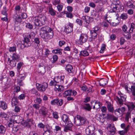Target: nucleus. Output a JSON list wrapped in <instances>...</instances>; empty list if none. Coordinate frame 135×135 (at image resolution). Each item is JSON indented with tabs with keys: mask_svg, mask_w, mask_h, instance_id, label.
<instances>
[{
	"mask_svg": "<svg viewBox=\"0 0 135 135\" xmlns=\"http://www.w3.org/2000/svg\"><path fill=\"white\" fill-rule=\"evenodd\" d=\"M40 32L41 37L46 41L52 38L53 36L52 29L47 26L42 27Z\"/></svg>",
	"mask_w": 135,
	"mask_h": 135,
	"instance_id": "f257e3e1",
	"label": "nucleus"
},
{
	"mask_svg": "<svg viewBox=\"0 0 135 135\" xmlns=\"http://www.w3.org/2000/svg\"><path fill=\"white\" fill-rule=\"evenodd\" d=\"M33 20L36 26L41 27L45 24L46 18L43 15H39L34 17Z\"/></svg>",
	"mask_w": 135,
	"mask_h": 135,
	"instance_id": "f03ea898",
	"label": "nucleus"
},
{
	"mask_svg": "<svg viewBox=\"0 0 135 135\" xmlns=\"http://www.w3.org/2000/svg\"><path fill=\"white\" fill-rule=\"evenodd\" d=\"M65 78V76L61 75L60 76H58L55 78V79L53 80H51L49 83L50 86L58 85L59 84H61L64 83V79Z\"/></svg>",
	"mask_w": 135,
	"mask_h": 135,
	"instance_id": "7ed1b4c3",
	"label": "nucleus"
},
{
	"mask_svg": "<svg viewBox=\"0 0 135 135\" xmlns=\"http://www.w3.org/2000/svg\"><path fill=\"white\" fill-rule=\"evenodd\" d=\"M86 123V119L85 118L80 115H77L74 122L75 124L77 126H82Z\"/></svg>",
	"mask_w": 135,
	"mask_h": 135,
	"instance_id": "20e7f679",
	"label": "nucleus"
},
{
	"mask_svg": "<svg viewBox=\"0 0 135 135\" xmlns=\"http://www.w3.org/2000/svg\"><path fill=\"white\" fill-rule=\"evenodd\" d=\"M36 86L37 89L38 91L44 92L47 88L48 84L47 83H44L42 84L36 83Z\"/></svg>",
	"mask_w": 135,
	"mask_h": 135,
	"instance_id": "39448f33",
	"label": "nucleus"
},
{
	"mask_svg": "<svg viewBox=\"0 0 135 135\" xmlns=\"http://www.w3.org/2000/svg\"><path fill=\"white\" fill-rule=\"evenodd\" d=\"M121 4V3L119 0H113V1H112V3L111 5V9L109 10V12L110 13L114 12L116 11L115 8Z\"/></svg>",
	"mask_w": 135,
	"mask_h": 135,
	"instance_id": "423d86ee",
	"label": "nucleus"
},
{
	"mask_svg": "<svg viewBox=\"0 0 135 135\" xmlns=\"http://www.w3.org/2000/svg\"><path fill=\"white\" fill-rule=\"evenodd\" d=\"M76 94V91L75 90L71 89L66 90L63 93V96L65 98L70 96L71 95L72 96L75 97Z\"/></svg>",
	"mask_w": 135,
	"mask_h": 135,
	"instance_id": "0eeeda50",
	"label": "nucleus"
},
{
	"mask_svg": "<svg viewBox=\"0 0 135 135\" xmlns=\"http://www.w3.org/2000/svg\"><path fill=\"white\" fill-rule=\"evenodd\" d=\"M107 129L108 131V133L109 135H113L116 131V129L114 124H108Z\"/></svg>",
	"mask_w": 135,
	"mask_h": 135,
	"instance_id": "6e6552de",
	"label": "nucleus"
},
{
	"mask_svg": "<svg viewBox=\"0 0 135 135\" xmlns=\"http://www.w3.org/2000/svg\"><path fill=\"white\" fill-rule=\"evenodd\" d=\"M118 94L120 98L118 96H116V99L120 104H123V102H125L126 100V96L122 94L120 91H118Z\"/></svg>",
	"mask_w": 135,
	"mask_h": 135,
	"instance_id": "1a4fd4ad",
	"label": "nucleus"
},
{
	"mask_svg": "<svg viewBox=\"0 0 135 135\" xmlns=\"http://www.w3.org/2000/svg\"><path fill=\"white\" fill-rule=\"evenodd\" d=\"M24 37L23 40L24 44L22 45L21 44L20 47L21 49H22L24 47H28L31 46V42L28 38L26 37Z\"/></svg>",
	"mask_w": 135,
	"mask_h": 135,
	"instance_id": "9d476101",
	"label": "nucleus"
},
{
	"mask_svg": "<svg viewBox=\"0 0 135 135\" xmlns=\"http://www.w3.org/2000/svg\"><path fill=\"white\" fill-rule=\"evenodd\" d=\"M88 38V36L86 34L81 33L78 40L79 44L82 45L83 43L86 42Z\"/></svg>",
	"mask_w": 135,
	"mask_h": 135,
	"instance_id": "9b49d317",
	"label": "nucleus"
},
{
	"mask_svg": "<svg viewBox=\"0 0 135 135\" xmlns=\"http://www.w3.org/2000/svg\"><path fill=\"white\" fill-rule=\"evenodd\" d=\"M95 129V128L93 125L90 126L86 129V133L87 135L92 134L94 132Z\"/></svg>",
	"mask_w": 135,
	"mask_h": 135,
	"instance_id": "f8f14e48",
	"label": "nucleus"
},
{
	"mask_svg": "<svg viewBox=\"0 0 135 135\" xmlns=\"http://www.w3.org/2000/svg\"><path fill=\"white\" fill-rule=\"evenodd\" d=\"M125 110L124 107L119 108L115 109L114 111L115 114L118 116H121Z\"/></svg>",
	"mask_w": 135,
	"mask_h": 135,
	"instance_id": "ddd939ff",
	"label": "nucleus"
},
{
	"mask_svg": "<svg viewBox=\"0 0 135 135\" xmlns=\"http://www.w3.org/2000/svg\"><path fill=\"white\" fill-rule=\"evenodd\" d=\"M66 125L64 129V131L65 132H68L69 131H72V127L73 126V124L71 122H69L68 123L65 124Z\"/></svg>",
	"mask_w": 135,
	"mask_h": 135,
	"instance_id": "4468645a",
	"label": "nucleus"
},
{
	"mask_svg": "<svg viewBox=\"0 0 135 135\" xmlns=\"http://www.w3.org/2000/svg\"><path fill=\"white\" fill-rule=\"evenodd\" d=\"M73 24L69 23L68 25L66 26L65 27V31L66 33H68L73 30Z\"/></svg>",
	"mask_w": 135,
	"mask_h": 135,
	"instance_id": "2eb2a0df",
	"label": "nucleus"
},
{
	"mask_svg": "<svg viewBox=\"0 0 135 135\" xmlns=\"http://www.w3.org/2000/svg\"><path fill=\"white\" fill-rule=\"evenodd\" d=\"M39 113L42 115L46 116L47 114L48 110L45 107H42L40 109Z\"/></svg>",
	"mask_w": 135,
	"mask_h": 135,
	"instance_id": "dca6fc26",
	"label": "nucleus"
},
{
	"mask_svg": "<svg viewBox=\"0 0 135 135\" xmlns=\"http://www.w3.org/2000/svg\"><path fill=\"white\" fill-rule=\"evenodd\" d=\"M106 103L108 110L110 112L113 113L114 110L113 105L110 102L108 101L106 102Z\"/></svg>",
	"mask_w": 135,
	"mask_h": 135,
	"instance_id": "f3484780",
	"label": "nucleus"
},
{
	"mask_svg": "<svg viewBox=\"0 0 135 135\" xmlns=\"http://www.w3.org/2000/svg\"><path fill=\"white\" fill-rule=\"evenodd\" d=\"M15 93L14 95L13 96L12 100L11 101V104L12 106H14L18 103V99L17 97L15 95Z\"/></svg>",
	"mask_w": 135,
	"mask_h": 135,
	"instance_id": "a211bd4d",
	"label": "nucleus"
},
{
	"mask_svg": "<svg viewBox=\"0 0 135 135\" xmlns=\"http://www.w3.org/2000/svg\"><path fill=\"white\" fill-rule=\"evenodd\" d=\"M61 119L62 120L65 124L68 123V122H71L68 116L66 114H63L61 117Z\"/></svg>",
	"mask_w": 135,
	"mask_h": 135,
	"instance_id": "6ab92c4d",
	"label": "nucleus"
},
{
	"mask_svg": "<svg viewBox=\"0 0 135 135\" xmlns=\"http://www.w3.org/2000/svg\"><path fill=\"white\" fill-rule=\"evenodd\" d=\"M55 86V90L58 92H60L63 91L64 90V88L63 86L60 85L59 84L53 85Z\"/></svg>",
	"mask_w": 135,
	"mask_h": 135,
	"instance_id": "aec40b11",
	"label": "nucleus"
},
{
	"mask_svg": "<svg viewBox=\"0 0 135 135\" xmlns=\"http://www.w3.org/2000/svg\"><path fill=\"white\" fill-rule=\"evenodd\" d=\"M129 89L130 90H127V92L129 93H131L132 94L133 96H135V83L133 85L131 86V88Z\"/></svg>",
	"mask_w": 135,
	"mask_h": 135,
	"instance_id": "412c9836",
	"label": "nucleus"
},
{
	"mask_svg": "<svg viewBox=\"0 0 135 135\" xmlns=\"http://www.w3.org/2000/svg\"><path fill=\"white\" fill-rule=\"evenodd\" d=\"M107 82V80L103 78L101 79L99 81V83L100 86H104L106 85Z\"/></svg>",
	"mask_w": 135,
	"mask_h": 135,
	"instance_id": "4be33fe9",
	"label": "nucleus"
},
{
	"mask_svg": "<svg viewBox=\"0 0 135 135\" xmlns=\"http://www.w3.org/2000/svg\"><path fill=\"white\" fill-rule=\"evenodd\" d=\"M65 70L69 73H73V67L70 65H67L66 66Z\"/></svg>",
	"mask_w": 135,
	"mask_h": 135,
	"instance_id": "5701e85b",
	"label": "nucleus"
},
{
	"mask_svg": "<svg viewBox=\"0 0 135 135\" xmlns=\"http://www.w3.org/2000/svg\"><path fill=\"white\" fill-rule=\"evenodd\" d=\"M116 11L114 12L116 13L117 12H120L122 11L124 9V7L121 4L120 5H118V6L115 8Z\"/></svg>",
	"mask_w": 135,
	"mask_h": 135,
	"instance_id": "b1692460",
	"label": "nucleus"
},
{
	"mask_svg": "<svg viewBox=\"0 0 135 135\" xmlns=\"http://www.w3.org/2000/svg\"><path fill=\"white\" fill-rule=\"evenodd\" d=\"M35 34L33 32L31 33L30 34L28 33H26L23 34V36L24 37H26L28 38H30L31 39H33L34 37Z\"/></svg>",
	"mask_w": 135,
	"mask_h": 135,
	"instance_id": "393cba45",
	"label": "nucleus"
},
{
	"mask_svg": "<svg viewBox=\"0 0 135 135\" xmlns=\"http://www.w3.org/2000/svg\"><path fill=\"white\" fill-rule=\"evenodd\" d=\"M0 108L3 110H5L7 108V104L4 102L1 101L0 102Z\"/></svg>",
	"mask_w": 135,
	"mask_h": 135,
	"instance_id": "a878e982",
	"label": "nucleus"
},
{
	"mask_svg": "<svg viewBox=\"0 0 135 135\" xmlns=\"http://www.w3.org/2000/svg\"><path fill=\"white\" fill-rule=\"evenodd\" d=\"M34 41H33V42L36 43L37 45V46L35 47H34V48L36 49H37L39 48V47L40 45V41L39 40V39L38 38L36 37L34 39Z\"/></svg>",
	"mask_w": 135,
	"mask_h": 135,
	"instance_id": "bb28decb",
	"label": "nucleus"
},
{
	"mask_svg": "<svg viewBox=\"0 0 135 135\" xmlns=\"http://www.w3.org/2000/svg\"><path fill=\"white\" fill-rule=\"evenodd\" d=\"M62 49L57 48L52 50V52L55 54H59V55H61L62 54Z\"/></svg>",
	"mask_w": 135,
	"mask_h": 135,
	"instance_id": "cd10ccee",
	"label": "nucleus"
},
{
	"mask_svg": "<svg viewBox=\"0 0 135 135\" xmlns=\"http://www.w3.org/2000/svg\"><path fill=\"white\" fill-rule=\"evenodd\" d=\"M49 12L50 15L52 16H54L56 15V11L54 10L51 6H49Z\"/></svg>",
	"mask_w": 135,
	"mask_h": 135,
	"instance_id": "c85d7f7f",
	"label": "nucleus"
},
{
	"mask_svg": "<svg viewBox=\"0 0 135 135\" xmlns=\"http://www.w3.org/2000/svg\"><path fill=\"white\" fill-rule=\"evenodd\" d=\"M12 58L13 60L17 61L19 59L20 56L17 54L14 53L12 56Z\"/></svg>",
	"mask_w": 135,
	"mask_h": 135,
	"instance_id": "c756f323",
	"label": "nucleus"
},
{
	"mask_svg": "<svg viewBox=\"0 0 135 135\" xmlns=\"http://www.w3.org/2000/svg\"><path fill=\"white\" fill-rule=\"evenodd\" d=\"M83 108L85 109L90 111L91 109V108L89 104H85L83 105Z\"/></svg>",
	"mask_w": 135,
	"mask_h": 135,
	"instance_id": "7c9ffc66",
	"label": "nucleus"
},
{
	"mask_svg": "<svg viewBox=\"0 0 135 135\" xmlns=\"http://www.w3.org/2000/svg\"><path fill=\"white\" fill-rule=\"evenodd\" d=\"M95 105L96 107V109H98L100 108L101 106L102 105V104L99 101L97 100L95 102Z\"/></svg>",
	"mask_w": 135,
	"mask_h": 135,
	"instance_id": "2f4dec72",
	"label": "nucleus"
},
{
	"mask_svg": "<svg viewBox=\"0 0 135 135\" xmlns=\"http://www.w3.org/2000/svg\"><path fill=\"white\" fill-rule=\"evenodd\" d=\"M88 52L86 50H83L81 51L80 55L83 56H88L89 55Z\"/></svg>",
	"mask_w": 135,
	"mask_h": 135,
	"instance_id": "473e14b6",
	"label": "nucleus"
},
{
	"mask_svg": "<svg viewBox=\"0 0 135 135\" xmlns=\"http://www.w3.org/2000/svg\"><path fill=\"white\" fill-rule=\"evenodd\" d=\"M90 34L92 38L94 39L97 37L98 33L93 31V30H91L90 31Z\"/></svg>",
	"mask_w": 135,
	"mask_h": 135,
	"instance_id": "72a5a7b5",
	"label": "nucleus"
},
{
	"mask_svg": "<svg viewBox=\"0 0 135 135\" xmlns=\"http://www.w3.org/2000/svg\"><path fill=\"white\" fill-rule=\"evenodd\" d=\"M6 128L3 125H0V133L4 134L6 132Z\"/></svg>",
	"mask_w": 135,
	"mask_h": 135,
	"instance_id": "f704fd0d",
	"label": "nucleus"
},
{
	"mask_svg": "<svg viewBox=\"0 0 135 135\" xmlns=\"http://www.w3.org/2000/svg\"><path fill=\"white\" fill-rule=\"evenodd\" d=\"M130 32H124L123 33V35L127 39H129L131 37V35Z\"/></svg>",
	"mask_w": 135,
	"mask_h": 135,
	"instance_id": "c9c22d12",
	"label": "nucleus"
},
{
	"mask_svg": "<svg viewBox=\"0 0 135 135\" xmlns=\"http://www.w3.org/2000/svg\"><path fill=\"white\" fill-rule=\"evenodd\" d=\"M61 13H64V14H66V17L68 18H71L73 17V15L71 13H70L68 12L65 11L62 12Z\"/></svg>",
	"mask_w": 135,
	"mask_h": 135,
	"instance_id": "e433bc0d",
	"label": "nucleus"
},
{
	"mask_svg": "<svg viewBox=\"0 0 135 135\" xmlns=\"http://www.w3.org/2000/svg\"><path fill=\"white\" fill-rule=\"evenodd\" d=\"M128 107L129 110H131L134 109L135 108V106L133 103H131L128 105Z\"/></svg>",
	"mask_w": 135,
	"mask_h": 135,
	"instance_id": "4c0bfd02",
	"label": "nucleus"
},
{
	"mask_svg": "<svg viewBox=\"0 0 135 135\" xmlns=\"http://www.w3.org/2000/svg\"><path fill=\"white\" fill-rule=\"evenodd\" d=\"M127 5L129 8H134L135 6L133 4L131 1H128L127 3Z\"/></svg>",
	"mask_w": 135,
	"mask_h": 135,
	"instance_id": "58836bf2",
	"label": "nucleus"
},
{
	"mask_svg": "<svg viewBox=\"0 0 135 135\" xmlns=\"http://www.w3.org/2000/svg\"><path fill=\"white\" fill-rule=\"evenodd\" d=\"M16 61L15 60H10V62H9V65L11 67H15L16 65Z\"/></svg>",
	"mask_w": 135,
	"mask_h": 135,
	"instance_id": "ea45409f",
	"label": "nucleus"
},
{
	"mask_svg": "<svg viewBox=\"0 0 135 135\" xmlns=\"http://www.w3.org/2000/svg\"><path fill=\"white\" fill-rule=\"evenodd\" d=\"M135 26V24L134 23H131V27L129 30V32L131 33L133 32V30Z\"/></svg>",
	"mask_w": 135,
	"mask_h": 135,
	"instance_id": "a19ab883",
	"label": "nucleus"
},
{
	"mask_svg": "<svg viewBox=\"0 0 135 135\" xmlns=\"http://www.w3.org/2000/svg\"><path fill=\"white\" fill-rule=\"evenodd\" d=\"M128 17L127 14L126 13H123L120 16V18L123 20L126 19Z\"/></svg>",
	"mask_w": 135,
	"mask_h": 135,
	"instance_id": "79ce46f5",
	"label": "nucleus"
},
{
	"mask_svg": "<svg viewBox=\"0 0 135 135\" xmlns=\"http://www.w3.org/2000/svg\"><path fill=\"white\" fill-rule=\"evenodd\" d=\"M93 21V18L92 17L87 16V20L86 21V23L89 24L90 22H92Z\"/></svg>",
	"mask_w": 135,
	"mask_h": 135,
	"instance_id": "37998d69",
	"label": "nucleus"
},
{
	"mask_svg": "<svg viewBox=\"0 0 135 135\" xmlns=\"http://www.w3.org/2000/svg\"><path fill=\"white\" fill-rule=\"evenodd\" d=\"M52 116L54 118L57 119L59 118L58 113L56 112H54L52 113Z\"/></svg>",
	"mask_w": 135,
	"mask_h": 135,
	"instance_id": "c03bdc74",
	"label": "nucleus"
},
{
	"mask_svg": "<svg viewBox=\"0 0 135 135\" xmlns=\"http://www.w3.org/2000/svg\"><path fill=\"white\" fill-rule=\"evenodd\" d=\"M7 11L6 7H4L2 11V13L6 16H7Z\"/></svg>",
	"mask_w": 135,
	"mask_h": 135,
	"instance_id": "a18cd8bd",
	"label": "nucleus"
},
{
	"mask_svg": "<svg viewBox=\"0 0 135 135\" xmlns=\"http://www.w3.org/2000/svg\"><path fill=\"white\" fill-rule=\"evenodd\" d=\"M26 76V75L25 74H20L18 76V79L23 80L25 79Z\"/></svg>",
	"mask_w": 135,
	"mask_h": 135,
	"instance_id": "49530a36",
	"label": "nucleus"
},
{
	"mask_svg": "<svg viewBox=\"0 0 135 135\" xmlns=\"http://www.w3.org/2000/svg\"><path fill=\"white\" fill-rule=\"evenodd\" d=\"M52 2L54 5H56L60 3V0H52Z\"/></svg>",
	"mask_w": 135,
	"mask_h": 135,
	"instance_id": "de8ad7c7",
	"label": "nucleus"
},
{
	"mask_svg": "<svg viewBox=\"0 0 135 135\" xmlns=\"http://www.w3.org/2000/svg\"><path fill=\"white\" fill-rule=\"evenodd\" d=\"M58 101V98H56L51 100V103L52 105H55L57 104Z\"/></svg>",
	"mask_w": 135,
	"mask_h": 135,
	"instance_id": "09e8293b",
	"label": "nucleus"
},
{
	"mask_svg": "<svg viewBox=\"0 0 135 135\" xmlns=\"http://www.w3.org/2000/svg\"><path fill=\"white\" fill-rule=\"evenodd\" d=\"M57 10L60 12L61 11L63 8V6L62 4H59L57 6Z\"/></svg>",
	"mask_w": 135,
	"mask_h": 135,
	"instance_id": "8fccbe9b",
	"label": "nucleus"
},
{
	"mask_svg": "<svg viewBox=\"0 0 135 135\" xmlns=\"http://www.w3.org/2000/svg\"><path fill=\"white\" fill-rule=\"evenodd\" d=\"M104 10V7L102 6H100V7H98L97 11L98 12V13H100L102 12H103Z\"/></svg>",
	"mask_w": 135,
	"mask_h": 135,
	"instance_id": "3c124183",
	"label": "nucleus"
},
{
	"mask_svg": "<svg viewBox=\"0 0 135 135\" xmlns=\"http://www.w3.org/2000/svg\"><path fill=\"white\" fill-rule=\"evenodd\" d=\"M32 125V124H30L26 121H25L23 123V125L28 128H30Z\"/></svg>",
	"mask_w": 135,
	"mask_h": 135,
	"instance_id": "603ef678",
	"label": "nucleus"
},
{
	"mask_svg": "<svg viewBox=\"0 0 135 135\" xmlns=\"http://www.w3.org/2000/svg\"><path fill=\"white\" fill-rule=\"evenodd\" d=\"M25 95L24 94H22L18 97V98L20 100H23L25 99Z\"/></svg>",
	"mask_w": 135,
	"mask_h": 135,
	"instance_id": "864d4df0",
	"label": "nucleus"
},
{
	"mask_svg": "<svg viewBox=\"0 0 135 135\" xmlns=\"http://www.w3.org/2000/svg\"><path fill=\"white\" fill-rule=\"evenodd\" d=\"M100 28L99 27L97 26H95L94 28H93L92 30L98 33V31L100 29Z\"/></svg>",
	"mask_w": 135,
	"mask_h": 135,
	"instance_id": "5fc2aeb1",
	"label": "nucleus"
},
{
	"mask_svg": "<svg viewBox=\"0 0 135 135\" xmlns=\"http://www.w3.org/2000/svg\"><path fill=\"white\" fill-rule=\"evenodd\" d=\"M58 102L57 104L59 106L61 105L63 103V100L62 99L59 100V99L58 98Z\"/></svg>",
	"mask_w": 135,
	"mask_h": 135,
	"instance_id": "6e6d98bb",
	"label": "nucleus"
},
{
	"mask_svg": "<svg viewBox=\"0 0 135 135\" xmlns=\"http://www.w3.org/2000/svg\"><path fill=\"white\" fill-rule=\"evenodd\" d=\"M26 27L30 29H31L32 28L33 26L32 24L30 23H27L26 24Z\"/></svg>",
	"mask_w": 135,
	"mask_h": 135,
	"instance_id": "4d7b16f0",
	"label": "nucleus"
},
{
	"mask_svg": "<svg viewBox=\"0 0 135 135\" xmlns=\"http://www.w3.org/2000/svg\"><path fill=\"white\" fill-rule=\"evenodd\" d=\"M15 22L19 23H20L22 21V19L21 17L19 16L17 17L15 19Z\"/></svg>",
	"mask_w": 135,
	"mask_h": 135,
	"instance_id": "13d9d810",
	"label": "nucleus"
},
{
	"mask_svg": "<svg viewBox=\"0 0 135 135\" xmlns=\"http://www.w3.org/2000/svg\"><path fill=\"white\" fill-rule=\"evenodd\" d=\"M76 22L80 26H81L82 25L83 21L79 19H76Z\"/></svg>",
	"mask_w": 135,
	"mask_h": 135,
	"instance_id": "bf43d9fd",
	"label": "nucleus"
},
{
	"mask_svg": "<svg viewBox=\"0 0 135 135\" xmlns=\"http://www.w3.org/2000/svg\"><path fill=\"white\" fill-rule=\"evenodd\" d=\"M66 98H67V100L68 101H70L71 102L73 101L74 100V99L73 97H71V96L68 97Z\"/></svg>",
	"mask_w": 135,
	"mask_h": 135,
	"instance_id": "052dcab7",
	"label": "nucleus"
},
{
	"mask_svg": "<svg viewBox=\"0 0 135 135\" xmlns=\"http://www.w3.org/2000/svg\"><path fill=\"white\" fill-rule=\"evenodd\" d=\"M23 80L18 79L17 80V82L18 84L20 86H22L23 84L22 82Z\"/></svg>",
	"mask_w": 135,
	"mask_h": 135,
	"instance_id": "680f3d73",
	"label": "nucleus"
},
{
	"mask_svg": "<svg viewBox=\"0 0 135 135\" xmlns=\"http://www.w3.org/2000/svg\"><path fill=\"white\" fill-rule=\"evenodd\" d=\"M7 115L4 112H0V117L6 118Z\"/></svg>",
	"mask_w": 135,
	"mask_h": 135,
	"instance_id": "e2e57ef3",
	"label": "nucleus"
},
{
	"mask_svg": "<svg viewBox=\"0 0 135 135\" xmlns=\"http://www.w3.org/2000/svg\"><path fill=\"white\" fill-rule=\"evenodd\" d=\"M58 59V57L56 55H54L53 56V62H55L57 61Z\"/></svg>",
	"mask_w": 135,
	"mask_h": 135,
	"instance_id": "0e129e2a",
	"label": "nucleus"
},
{
	"mask_svg": "<svg viewBox=\"0 0 135 135\" xmlns=\"http://www.w3.org/2000/svg\"><path fill=\"white\" fill-rule=\"evenodd\" d=\"M51 131L50 130L47 129L46 131H45L43 135H50V132Z\"/></svg>",
	"mask_w": 135,
	"mask_h": 135,
	"instance_id": "69168bd1",
	"label": "nucleus"
},
{
	"mask_svg": "<svg viewBox=\"0 0 135 135\" xmlns=\"http://www.w3.org/2000/svg\"><path fill=\"white\" fill-rule=\"evenodd\" d=\"M16 47L13 46L10 47L9 50L10 51L13 52L16 51Z\"/></svg>",
	"mask_w": 135,
	"mask_h": 135,
	"instance_id": "338daca9",
	"label": "nucleus"
},
{
	"mask_svg": "<svg viewBox=\"0 0 135 135\" xmlns=\"http://www.w3.org/2000/svg\"><path fill=\"white\" fill-rule=\"evenodd\" d=\"M20 108L18 106H16L14 109V110L16 112H18L20 110Z\"/></svg>",
	"mask_w": 135,
	"mask_h": 135,
	"instance_id": "774afa93",
	"label": "nucleus"
}]
</instances>
